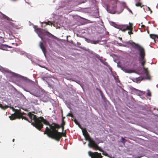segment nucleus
Here are the masks:
<instances>
[{
	"label": "nucleus",
	"mask_w": 158,
	"mask_h": 158,
	"mask_svg": "<svg viewBox=\"0 0 158 158\" xmlns=\"http://www.w3.org/2000/svg\"><path fill=\"white\" fill-rule=\"evenodd\" d=\"M9 117L11 120H12L15 119L17 117L16 113L15 112V113L12 114L11 116H9Z\"/></svg>",
	"instance_id": "14"
},
{
	"label": "nucleus",
	"mask_w": 158,
	"mask_h": 158,
	"mask_svg": "<svg viewBox=\"0 0 158 158\" xmlns=\"http://www.w3.org/2000/svg\"><path fill=\"white\" fill-rule=\"evenodd\" d=\"M28 115L30 118L34 120V122L32 123V125L39 130L40 131L43 128V124L48 125L49 128L46 127L44 134H47L49 137L54 139H58L60 136V132H58L59 129L60 128L59 125L54 123L50 124L46 119L42 117L37 118L36 116L31 112L28 114Z\"/></svg>",
	"instance_id": "1"
},
{
	"label": "nucleus",
	"mask_w": 158,
	"mask_h": 158,
	"mask_svg": "<svg viewBox=\"0 0 158 158\" xmlns=\"http://www.w3.org/2000/svg\"><path fill=\"white\" fill-rule=\"evenodd\" d=\"M127 44H130L134 49L138 50L139 52V61L143 66V69L144 67V65L146 62V60L145 58V53L144 49L141 46L138 44L132 41H128L126 42Z\"/></svg>",
	"instance_id": "2"
},
{
	"label": "nucleus",
	"mask_w": 158,
	"mask_h": 158,
	"mask_svg": "<svg viewBox=\"0 0 158 158\" xmlns=\"http://www.w3.org/2000/svg\"><path fill=\"white\" fill-rule=\"evenodd\" d=\"M47 40H48V42L49 44H50V43H49V40H49V39L48 38V39H47Z\"/></svg>",
	"instance_id": "33"
},
{
	"label": "nucleus",
	"mask_w": 158,
	"mask_h": 158,
	"mask_svg": "<svg viewBox=\"0 0 158 158\" xmlns=\"http://www.w3.org/2000/svg\"><path fill=\"white\" fill-rule=\"evenodd\" d=\"M127 73H130V72H127Z\"/></svg>",
	"instance_id": "39"
},
{
	"label": "nucleus",
	"mask_w": 158,
	"mask_h": 158,
	"mask_svg": "<svg viewBox=\"0 0 158 158\" xmlns=\"http://www.w3.org/2000/svg\"><path fill=\"white\" fill-rule=\"evenodd\" d=\"M149 35L150 38L154 40L155 41L158 42V35L154 34H150Z\"/></svg>",
	"instance_id": "11"
},
{
	"label": "nucleus",
	"mask_w": 158,
	"mask_h": 158,
	"mask_svg": "<svg viewBox=\"0 0 158 158\" xmlns=\"http://www.w3.org/2000/svg\"><path fill=\"white\" fill-rule=\"evenodd\" d=\"M22 116L23 115L25 114L24 112L22 113Z\"/></svg>",
	"instance_id": "36"
},
{
	"label": "nucleus",
	"mask_w": 158,
	"mask_h": 158,
	"mask_svg": "<svg viewBox=\"0 0 158 158\" xmlns=\"http://www.w3.org/2000/svg\"><path fill=\"white\" fill-rule=\"evenodd\" d=\"M67 116H71V117H72L73 116V114L71 113H69L67 115Z\"/></svg>",
	"instance_id": "26"
},
{
	"label": "nucleus",
	"mask_w": 158,
	"mask_h": 158,
	"mask_svg": "<svg viewBox=\"0 0 158 158\" xmlns=\"http://www.w3.org/2000/svg\"><path fill=\"white\" fill-rule=\"evenodd\" d=\"M99 42V40H96V41H92L91 43L96 44H98Z\"/></svg>",
	"instance_id": "23"
},
{
	"label": "nucleus",
	"mask_w": 158,
	"mask_h": 158,
	"mask_svg": "<svg viewBox=\"0 0 158 158\" xmlns=\"http://www.w3.org/2000/svg\"><path fill=\"white\" fill-rule=\"evenodd\" d=\"M60 136L58 140L56 139H54L57 141H59L60 139L62 138V136L66 137V132H60Z\"/></svg>",
	"instance_id": "13"
},
{
	"label": "nucleus",
	"mask_w": 158,
	"mask_h": 158,
	"mask_svg": "<svg viewBox=\"0 0 158 158\" xmlns=\"http://www.w3.org/2000/svg\"><path fill=\"white\" fill-rule=\"evenodd\" d=\"M119 39H120L121 40H122V39L121 37H119Z\"/></svg>",
	"instance_id": "34"
},
{
	"label": "nucleus",
	"mask_w": 158,
	"mask_h": 158,
	"mask_svg": "<svg viewBox=\"0 0 158 158\" xmlns=\"http://www.w3.org/2000/svg\"><path fill=\"white\" fill-rule=\"evenodd\" d=\"M103 63L106 66H107L108 65V63L106 62H103Z\"/></svg>",
	"instance_id": "28"
},
{
	"label": "nucleus",
	"mask_w": 158,
	"mask_h": 158,
	"mask_svg": "<svg viewBox=\"0 0 158 158\" xmlns=\"http://www.w3.org/2000/svg\"><path fill=\"white\" fill-rule=\"evenodd\" d=\"M88 153L91 158H102L101 154L97 152H92L91 151H89Z\"/></svg>",
	"instance_id": "6"
},
{
	"label": "nucleus",
	"mask_w": 158,
	"mask_h": 158,
	"mask_svg": "<svg viewBox=\"0 0 158 158\" xmlns=\"http://www.w3.org/2000/svg\"><path fill=\"white\" fill-rule=\"evenodd\" d=\"M22 119H24V120H27V121H28V122H29V123H31H31H32V120H34L32 119V120L31 119V122L29 121V120H28V119L26 117H25V116H22Z\"/></svg>",
	"instance_id": "18"
},
{
	"label": "nucleus",
	"mask_w": 158,
	"mask_h": 158,
	"mask_svg": "<svg viewBox=\"0 0 158 158\" xmlns=\"http://www.w3.org/2000/svg\"><path fill=\"white\" fill-rule=\"evenodd\" d=\"M147 96H148L150 97L151 96V92H150L149 90L148 89L147 90Z\"/></svg>",
	"instance_id": "22"
},
{
	"label": "nucleus",
	"mask_w": 158,
	"mask_h": 158,
	"mask_svg": "<svg viewBox=\"0 0 158 158\" xmlns=\"http://www.w3.org/2000/svg\"><path fill=\"white\" fill-rule=\"evenodd\" d=\"M15 112L16 113V118H17L19 119H20L22 118V114L21 112V110L15 109Z\"/></svg>",
	"instance_id": "7"
},
{
	"label": "nucleus",
	"mask_w": 158,
	"mask_h": 158,
	"mask_svg": "<svg viewBox=\"0 0 158 158\" xmlns=\"http://www.w3.org/2000/svg\"><path fill=\"white\" fill-rule=\"evenodd\" d=\"M47 35L49 37H52L53 38H55L56 37L54 35L48 31H44L41 30L40 29H39V36L42 40H43V36Z\"/></svg>",
	"instance_id": "5"
},
{
	"label": "nucleus",
	"mask_w": 158,
	"mask_h": 158,
	"mask_svg": "<svg viewBox=\"0 0 158 158\" xmlns=\"http://www.w3.org/2000/svg\"><path fill=\"white\" fill-rule=\"evenodd\" d=\"M78 127H79L82 130L83 129L82 127L81 126V125L80 124V123L79 124H78Z\"/></svg>",
	"instance_id": "29"
},
{
	"label": "nucleus",
	"mask_w": 158,
	"mask_h": 158,
	"mask_svg": "<svg viewBox=\"0 0 158 158\" xmlns=\"http://www.w3.org/2000/svg\"><path fill=\"white\" fill-rule=\"evenodd\" d=\"M65 122L63 119H62V123L60 125H59L60 128L61 127L62 131H63L64 129V126L65 125Z\"/></svg>",
	"instance_id": "15"
},
{
	"label": "nucleus",
	"mask_w": 158,
	"mask_h": 158,
	"mask_svg": "<svg viewBox=\"0 0 158 158\" xmlns=\"http://www.w3.org/2000/svg\"><path fill=\"white\" fill-rule=\"evenodd\" d=\"M118 0H110L109 4L107 6V11L110 13L118 14L121 13L123 10V8L122 5L117 6Z\"/></svg>",
	"instance_id": "3"
},
{
	"label": "nucleus",
	"mask_w": 158,
	"mask_h": 158,
	"mask_svg": "<svg viewBox=\"0 0 158 158\" xmlns=\"http://www.w3.org/2000/svg\"><path fill=\"white\" fill-rule=\"evenodd\" d=\"M129 11L131 13H132V12L131 10H130Z\"/></svg>",
	"instance_id": "38"
},
{
	"label": "nucleus",
	"mask_w": 158,
	"mask_h": 158,
	"mask_svg": "<svg viewBox=\"0 0 158 158\" xmlns=\"http://www.w3.org/2000/svg\"><path fill=\"white\" fill-rule=\"evenodd\" d=\"M146 74V78L147 79H150V76L149 74V72L148 70V68L143 67V69Z\"/></svg>",
	"instance_id": "10"
},
{
	"label": "nucleus",
	"mask_w": 158,
	"mask_h": 158,
	"mask_svg": "<svg viewBox=\"0 0 158 158\" xmlns=\"http://www.w3.org/2000/svg\"><path fill=\"white\" fill-rule=\"evenodd\" d=\"M122 142L123 143V142H125V141H124V140H125V139L123 138V137H122Z\"/></svg>",
	"instance_id": "30"
},
{
	"label": "nucleus",
	"mask_w": 158,
	"mask_h": 158,
	"mask_svg": "<svg viewBox=\"0 0 158 158\" xmlns=\"http://www.w3.org/2000/svg\"><path fill=\"white\" fill-rule=\"evenodd\" d=\"M141 27H142L143 28H144V27H145V25H141Z\"/></svg>",
	"instance_id": "32"
},
{
	"label": "nucleus",
	"mask_w": 158,
	"mask_h": 158,
	"mask_svg": "<svg viewBox=\"0 0 158 158\" xmlns=\"http://www.w3.org/2000/svg\"><path fill=\"white\" fill-rule=\"evenodd\" d=\"M131 53L133 55L135 54H136V53L135 52V51L133 50H131Z\"/></svg>",
	"instance_id": "25"
},
{
	"label": "nucleus",
	"mask_w": 158,
	"mask_h": 158,
	"mask_svg": "<svg viewBox=\"0 0 158 158\" xmlns=\"http://www.w3.org/2000/svg\"><path fill=\"white\" fill-rule=\"evenodd\" d=\"M132 30H133V28H131V27L129 26V27L128 28L127 30L130 31H129L128 32V33L129 35H131V34H133V33L132 32Z\"/></svg>",
	"instance_id": "16"
},
{
	"label": "nucleus",
	"mask_w": 158,
	"mask_h": 158,
	"mask_svg": "<svg viewBox=\"0 0 158 158\" xmlns=\"http://www.w3.org/2000/svg\"><path fill=\"white\" fill-rule=\"evenodd\" d=\"M136 3L135 4V5L137 7H140L141 8L144 5L142 4V3L140 2V0H135Z\"/></svg>",
	"instance_id": "12"
},
{
	"label": "nucleus",
	"mask_w": 158,
	"mask_h": 158,
	"mask_svg": "<svg viewBox=\"0 0 158 158\" xmlns=\"http://www.w3.org/2000/svg\"><path fill=\"white\" fill-rule=\"evenodd\" d=\"M9 107V106L7 105H5V106H3L2 104L0 103V107L2 109L5 110Z\"/></svg>",
	"instance_id": "17"
},
{
	"label": "nucleus",
	"mask_w": 158,
	"mask_h": 158,
	"mask_svg": "<svg viewBox=\"0 0 158 158\" xmlns=\"http://www.w3.org/2000/svg\"><path fill=\"white\" fill-rule=\"evenodd\" d=\"M64 118H65V117H63L62 116V119H63L64 120Z\"/></svg>",
	"instance_id": "35"
},
{
	"label": "nucleus",
	"mask_w": 158,
	"mask_h": 158,
	"mask_svg": "<svg viewBox=\"0 0 158 158\" xmlns=\"http://www.w3.org/2000/svg\"><path fill=\"white\" fill-rule=\"evenodd\" d=\"M12 141L13 142H14V141H15V139H13V140H12Z\"/></svg>",
	"instance_id": "37"
},
{
	"label": "nucleus",
	"mask_w": 158,
	"mask_h": 158,
	"mask_svg": "<svg viewBox=\"0 0 158 158\" xmlns=\"http://www.w3.org/2000/svg\"><path fill=\"white\" fill-rule=\"evenodd\" d=\"M44 23H45L47 25H52V22H51L50 21H48L47 22H45Z\"/></svg>",
	"instance_id": "20"
},
{
	"label": "nucleus",
	"mask_w": 158,
	"mask_h": 158,
	"mask_svg": "<svg viewBox=\"0 0 158 158\" xmlns=\"http://www.w3.org/2000/svg\"><path fill=\"white\" fill-rule=\"evenodd\" d=\"M82 131L83 132V135H84V136L85 135H86V133L87 134H89L85 128L84 129H82Z\"/></svg>",
	"instance_id": "19"
},
{
	"label": "nucleus",
	"mask_w": 158,
	"mask_h": 158,
	"mask_svg": "<svg viewBox=\"0 0 158 158\" xmlns=\"http://www.w3.org/2000/svg\"><path fill=\"white\" fill-rule=\"evenodd\" d=\"M39 46L44 54L45 55L46 52V49L44 44L42 42H40L39 43Z\"/></svg>",
	"instance_id": "8"
},
{
	"label": "nucleus",
	"mask_w": 158,
	"mask_h": 158,
	"mask_svg": "<svg viewBox=\"0 0 158 158\" xmlns=\"http://www.w3.org/2000/svg\"><path fill=\"white\" fill-rule=\"evenodd\" d=\"M129 25H127V26L131 27V28H132V26H133L132 24L131 23H129Z\"/></svg>",
	"instance_id": "27"
},
{
	"label": "nucleus",
	"mask_w": 158,
	"mask_h": 158,
	"mask_svg": "<svg viewBox=\"0 0 158 158\" xmlns=\"http://www.w3.org/2000/svg\"><path fill=\"white\" fill-rule=\"evenodd\" d=\"M74 122L75 123H76V124L78 125V124H79L80 123H79V122L78 121L75 119L74 120Z\"/></svg>",
	"instance_id": "24"
},
{
	"label": "nucleus",
	"mask_w": 158,
	"mask_h": 158,
	"mask_svg": "<svg viewBox=\"0 0 158 158\" xmlns=\"http://www.w3.org/2000/svg\"><path fill=\"white\" fill-rule=\"evenodd\" d=\"M143 79V78L142 77H139L138 78H137L136 79V81L138 82L139 81L140 82L141 81H142Z\"/></svg>",
	"instance_id": "21"
},
{
	"label": "nucleus",
	"mask_w": 158,
	"mask_h": 158,
	"mask_svg": "<svg viewBox=\"0 0 158 158\" xmlns=\"http://www.w3.org/2000/svg\"><path fill=\"white\" fill-rule=\"evenodd\" d=\"M148 10H150V11H151V12H152V10H151V9H150L149 7H148Z\"/></svg>",
	"instance_id": "31"
},
{
	"label": "nucleus",
	"mask_w": 158,
	"mask_h": 158,
	"mask_svg": "<svg viewBox=\"0 0 158 158\" xmlns=\"http://www.w3.org/2000/svg\"><path fill=\"white\" fill-rule=\"evenodd\" d=\"M129 27V26H127L126 25H124L120 26L118 29L124 32L127 30Z\"/></svg>",
	"instance_id": "9"
},
{
	"label": "nucleus",
	"mask_w": 158,
	"mask_h": 158,
	"mask_svg": "<svg viewBox=\"0 0 158 158\" xmlns=\"http://www.w3.org/2000/svg\"><path fill=\"white\" fill-rule=\"evenodd\" d=\"M84 137L85 140H88L89 141L88 145L89 147L93 148H94L96 150H98L100 152H103L102 154L103 155L105 156L107 155V154H104V151L98 146L93 140L91 139L89 134L86 133V135H85Z\"/></svg>",
	"instance_id": "4"
}]
</instances>
